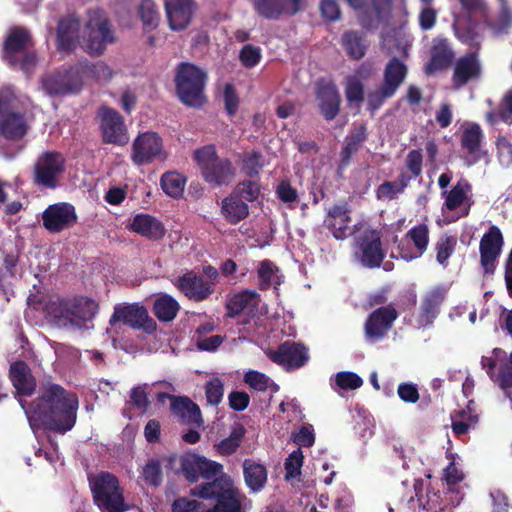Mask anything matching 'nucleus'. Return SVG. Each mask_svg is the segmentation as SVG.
<instances>
[{"label": "nucleus", "mask_w": 512, "mask_h": 512, "mask_svg": "<svg viewBox=\"0 0 512 512\" xmlns=\"http://www.w3.org/2000/svg\"><path fill=\"white\" fill-rule=\"evenodd\" d=\"M471 193V185L465 179H460L456 185L448 192L444 191V206L448 210H454L468 203Z\"/></svg>", "instance_id": "a18cd8bd"}, {"label": "nucleus", "mask_w": 512, "mask_h": 512, "mask_svg": "<svg viewBox=\"0 0 512 512\" xmlns=\"http://www.w3.org/2000/svg\"><path fill=\"white\" fill-rule=\"evenodd\" d=\"M259 303V295L256 291L246 290L234 295L227 304V309L231 315L241 312H252Z\"/></svg>", "instance_id": "c03bdc74"}, {"label": "nucleus", "mask_w": 512, "mask_h": 512, "mask_svg": "<svg viewBox=\"0 0 512 512\" xmlns=\"http://www.w3.org/2000/svg\"><path fill=\"white\" fill-rule=\"evenodd\" d=\"M138 13L145 27L153 29L158 25L159 14L153 0H142Z\"/></svg>", "instance_id": "5fc2aeb1"}, {"label": "nucleus", "mask_w": 512, "mask_h": 512, "mask_svg": "<svg viewBox=\"0 0 512 512\" xmlns=\"http://www.w3.org/2000/svg\"><path fill=\"white\" fill-rule=\"evenodd\" d=\"M397 318L395 309L391 306L381 307L374 311L366 321L365 335L369 341H377L390 329Z\"/></svg>", "instance_id": "5701e85b"}, {"label": "nucleus", "mask_w": 512, "mask_h": 512, "mask_svg": "<svg viewBox=\"0 0 512 512\" xmlns=\"http://www.w3.org/2000/svg\"><path fill=\"white\" fill-rule=\"evenodd\" d=\"M168 154L163 146L161 137L155 132L139 134L132 143L131 159L134 164L141 166L154 161L163 162Z\"/></svg>", "instance_id": "ddd939ff"}, {"label": "nucleus", "mask_w": 512, "mask_h": 512, "mask_svg": "<svg viewBox=\"0 0 512 512\" xmlns=\"http://www.w3.org/2000/svg\"><path fill=\"white\" fill-rule=\"evenodd\" d=\"M181 470L185 475L186 479L194 482L199 479L200 476L210 480L220 478L223 473V466L217 462L208 460L205 457L197 454L188 453L181 457Z\"/></svg>", "instance_id": "2eb2a0df"}, {"label": "nucleus", "mask_w": 512, "mask_h": 512, "mask_svg": "<svg viewBox=\"0 0 512 512\" xmlns=\"http://www.w3.org/2000/svg\"><path fill=\"white\" fill-rule=\"evenodd\" d=\"M407 74V67L397 58H392L385 67L384 81L386 95H394L403 83Z\"/></svg>", "instance_id": "f704fd0d"}, {"label": "nucleus", "mask_w": 512, "mask_h": 512, "mask_svg": "<svg viewBox=\"0 0 512 512\" xmlns=\"http://www.w3.org/2000/svg\"><path fill=\"white\" fill-rule=\"evenodd\" d=\"M232 192L244 202H252L258 198L260 194V186L254 180H245L237 184Z\"/></svg>", "instance_id": "4d7b16f0"}, {"label": "nucleus", "mask_w": 512, "mask_h": 512, "mask_svg": "<svg viewBox=\"0 0 512 512\" xmlns=\"http://www.w3.org/2000/svg\"><path fill=\"white\" fill-rule=\"evenodd\" d=\"M83 88L78 65L63 71L47 73L40 79V89L48 96H67L79 93Z\"/></svg>", "instance_id": "9d476101"}, {"label": "nucleus", "mask_w": 512, "mask_h": 512, "mask_svg": "<svg viewBox=\"0 0 512 512\" xmlns=\"http://www.w3.org/2000/svg\"><path fill=\"white\" fill-rule=\"evenodd\" d=\"M97 303L89 298L70 299V328H81L87 321H90L97 313Z\"/></svg>", "instance_id": "c756f323"}, {"label": "nucleus", "mask_w": 512, "mask_h": 512, "mask_svg": "<svg viewBox=\"0 0 512 512\" xmlns=\"http://www.w3.org/2000/svg\"><path fill=\"white\" fill-rule=\"evenodd\" d=\"M366 127L363 124L355 126L353 131L347 137L346 146L344 148L345 153H352L357 147L363 143L366 139Z\"/></svg>", "instance_id": "69168bd1"}, {"label": "nucleus", "mask_w": 512, "mask_h": 512, "mask_svg": "<svg viewBox=\"0 0 512 512\" xmlns=\"http://www.w3.org/2000/svg\"><path fill=\"white\" fill-rule=\"evenodd\" d=\"M243 380L246 385L259 392L270 391L275 393L279 390V386L270 377L256 370L247 371Z\"/></svg>", "instance_id": "09e8293b"}, {"label": "nucleus", "mask_w": 512, "mask_h": 512, "mask_svg": "<svg viewBox=\"0 0 512 512\" xmlns=\"http://www.w3.org/2000/svg\"><path fill=\"white\" fill-rule=\"evenodd\" d=\"M221 214L231 224H237L249 214L248 205L233 192L222 200Z\"/></svg>", "instance_id": "c9c22d12"}, {"label": "nucleus", "mask_w": 512, "mask_h": 512, "mask_svg": "<svg viewBox=\"0 0 512 512\" xmlns=\"http://www.w3.org/2000/svg\"><path fill=\"white\" fill-rule=\"evenodd\" d=\"M46 317L58 327L70 328V299H53L45 307Z\"/></svg>", "instance_id": "e433bc0d"}, {"label": "nucleus", "mask_w": 512, "mask_h": 512, "mask_svg": "<svg viewBox=\"0 0 512 512\" xmlns=\"http://www.w3.org/2000/svg\"><path fill=\"white\" fill-rule=\"evenodd\" d=\"M77 65L80 77L83 79V86L91 80L108 82L114 76V71L104 62H97L95 64L79 62Z\"/></svg>", "instance_id": "ea45409f"}, {"label": "nucleus", "mask_w": 512, "mask_h": 512, "mask_svg": "<svg viewBox=\"0 0 512 512\" xmlns=\"http://www.w3.org/2000/svg\"><path fill=\"white\" fill-rule=\"evenodd\" d=\"M244 479L247 487L254 493L261 491L267 482V470L264 465L246 459L243 463Z\"/></svg>", "instance_id": "4c0bfd02"}, {"label": "nucleus", "mask_w": 512, "mask_h": 512, "mask_svg": "<svg viewBox=\"0 0 512 512\" xmlns=\"http://www.w3.org/2000/svg\"><path fill=\"white\" fill-rule=\"evenodd\" d=\"M191 495L203 499H215L216 505L206 512H245L248 504L247 497L235 486L229 475L197 486L191 490ZM173 512H203L201 502L193 499L180 498L172 505Z\"/></svg>", "instance_id": "f03ea898"}, {"label": "nucleus", "mask_w": 512, "mask_h": 512, "mask_svg": "<svg viewBox=\"0 0 512 512\" xmlns=\"http://www.w3.org/2000/svg\"><path fill=\"white\" fill-rule=\"evenodd\" d=\"M411 177L402 173L395 181H387L382 183L376 191L379 200H391L398 194L402 193L408 186Z\"/></svg>", "instance_id": "8fccbe9b"}, {"label": "nucleus", "mask_w": 512, "mask_h": 512, "mask_svg": "<svg viewBox=\"0 0 512 512\" xmlns=\"http://www.w3.org/2000/svg\"><path fill=\"white\" fill-rule=\"evenodd\" d=\"M207 402L211 405H218L223 398V383L218 378H213L205 386Z\"/></svg>", "instance_id": "0e129e2a"}, {"label": "nucleus", "mask_w": 512, "mask_h": 512, "mask_svg": "<svg viewBox=\"0 0 512 512\" xmlns=\"http://www.w3.org/2000/svg\"><path fill=\"white\" fill-rule=\"evenodd\" d=\"M27 124L23 111L0 114V132L10 139H18L25 135Z\"/></svg>", "instance_id": "72a5a7b5"}, {"label": "nucleus", "mask_w": 512, "mask_h": 512, "mask_svg": "<svg viewBox=\"0 0 512 512\" xmlns=\"http://www.w3.org/2000/svg\"><path fill=\"white\" fill-rule=\"evenodd\" d=\"M194 159L204 179L210 184H228L235 176L231 162L226 158H219L213 145L197 149Z\"/></svg>", "instance_id": "423d86ee"}, {"label": "nucleus", "mask_w": 512, "mask_h": 512, "mask_svg": "<svg viewBox=\"0 0 512 512\" xmlns=\"http://www.w3.org/2000/svg\"><path fill=\"white\" fill-rule=\"evenodd\" d=\"M463 9L468 14L456 16L454 20L455 34L459 40L470 46H477L480 43V35L476 31V21L485 18L486 6L483 0H459Z\"/></svg>", "instance_id": "9b49d317"}, {"label": "nucleus", "mask_w": 512, "mask_h": 512, "mask_svg": "<svg viewBox=\"0 0 512 512\" xmlns=\"http://www.w3.org/2000/svg\"><path fill=\"white\" fill-rule=\"evenodd\" d=\"M80 23L75 17H68L59 22L57 31L58 49L69 51L80 43Z\"/></svg>", "instance_id": "7c9ffc66"}, {"label": "nucleus", "mask_w": 512, "mask_h": 512, "mask_svg": "<svg viewBox=\"0 0 512 512\" xmlns=\"http://www.w3.org/2000/svg\"><path fill=\"white\" fill-rule=\"evenodd\" d=\"M186 179L177 172H167L161 177V188L165 194L172 198L183 195Z\"/></svg>", "instance_id": "3c124183"}, {"label": "nucleus", "mask_w": 512, "mask_h": 512, "mask_svg": "<svg viewBox=\"0 0 512 512\" xmlns=\"http://www.w3.org/2000/svg\"><path fill=\"white\" fill-rule=\"evenodd\" d=\"M206 80L205 70L191 63H181L175 75L176 92L180 101L190 107L202 106L206 100Z\"/></svg>", "instance_id": "7ed1b4c3"}, {"label": "nucleus", "mask_w": 512, "mask_h": 512, "mask_svg": "<svg viewBox=\"0 0 512 512\" xmlns=\"http://www.w3.org/2000/svg\"><path fill=\"white\" fill-rule=\"evenodd\" d=\"M351 218L346 204L334 205L328 210L325 224L338 240L347 238L352 233Z\"/></svg>", "instance_id": "cd10ccee"}, {"label": "nucleus", "mask_w": 512, "mask_h": 512, "mask_svg": "<svg viewBox=\"0 0 512 512\" xmlns=\"http://www.w3.org/2000/svg\"><path fill=\"white\" fill-rule=\"evenodd\" d=\"M489 123L495 124L499 120L511 124L512 123V92L506 94L503 99L500 110L497 113L489 112L486 115Z\"/></svg>", "instance_id": "6e6d98bb"}, {"label": "nucleus", "mask_w": 512, "mask_h": 512, "mask_svg": "<svg viewBox=\"0 0 512 512\" xmlns=\"http://www.w3.org/2000/svg\"><path fill=\"white\" fill-rule=\"evenodd\" d=\"M336 384L344 390H354L362 386L363 380L353 372H339L335 375Z\"/></svg>", "instance_id": "e2e57ef3"}, {"label": "nucleus", "mask_w": 512, "mask_h": 512, "mask_svg": "<svg viewBox=\"0 0 512 512\" xmlns=\"http://www.w3.org/2000/svg\"><path fill=\"white\" fill-rule=\"evenodd\" d=\"M429 243V231L426 225L413 227L399 245V257L405 261L419 258L426 251Z\"/></svg>", "instance_id": "6ab92c4d"}, {"label": "nucleus", "mask_w": 512, "mask_h": 512, "mask_svg": "<svg viewBox=\"0 0 512 512\" xmlns=\"http://www.w3.org/2000/svg\"><path fill=\"white\" fill-rule=\"evenodd\" d=\"M10 379L19 397L30 396L35 390V379L24 362H15L11 365Z\"/></svg>", "instance_id": "c85d7f7f"}, {"label": "nucleus", "mask_w": 512, "mask_h": 512, "mask_svg": "<svg viewBox=\"0 0 512 512\" xmlns=\"http://www.w3.org/2000/svg\"><path fill=\"white\" fill-rule=\"evenodd\" d=\"M452 57L453 52L447 40L442 38L435 39L431 49V60L426 66L427 73H433L447 67Z\"/></svg>", "instance_id": "58836bf2"}, {"label": "nucleus", "mask_w": 512, "mask_h": 512, "mask_svg": "<svg viewBox=\"0 0 512 512\" xmlns=\"http://www.w3.org/2000/svg\"><path fill=\"white\" fill-rule=\"evenodd\" d=\"M304 0H254L256 11L268 19L281 15H295L300 11Z\"/></svg>", "instance_id": "bb28decb"}, {"label": "nucleus", "mask_w": 512, "mask_h": 512, "mask_svg": "<svg viewBox=\"0 0 512 512\" xmlns=\"http://www.w3.org/2000/svg\"><path fill=\"white\" fill-rule=\"evenodd\" d=\"M448 465L443 469V480L448 486L449 492H454V486L462 482L465 478V473L462 469L461 458L451 451L446 452Z\"/></svg>", "instance_id": "37998d69"}, {"label": "nucleus", "mask_w": 512, "mask_h": 512, "mask_svg": "<svg viewBox=\"0 0 512 512\" xmlns=\"http://www.w3.org/2000/svg\"><path fill=\"white\" fill-rule=\"evenodd\" d=\"M100 128L106 142L112 144H125L128 141L127 129L121 115L108 107L99 111Z\"/></svg>", "instance_id": "a211bd4d"}, {"label": "nucleus", "mask_w": 512, "mask_h": 512, "mask_svg": "<svg viewBox=\"0 0 512 512\" xmlns=\"http://www.w3.org/2000/svg\"><path fill=\"white\" fill-rule=\"evenodd\" d=\"M127 228L150 240H160L166 233L162 221L147 213L136 214L128 223Z\"/></svg>", "instance_id": "393cba45"}, {"label": "nucleus", "mask_w": 512, "mask_h": 512, "mask_svg": "<svg viewBox=\"0 0 512 512\" xmlns=\"http://www.w3.org/2000/svg\"><path fill=\"white\" fill-rule=\"evenodd\" d=\"M502 245L503 237L500 229L496 226H491L480 242L481 262L485 267L499 256Z\"/></svg>", "instance_id": "2f4dec72"}, {"label": "nucleus", "mask_w": 512, "mask_h": 512, "mask_svg": "<svg viewBox=\"0 0 512 512\" xmlns=\"http://www.w3.org/2000/svg\"><path fill=\"white\" fill-rule=\"evenodd\" d=\"M261 58L260 48L253 45H245L240 52V60L247 68H252L258 64Z\"/></svg>", "instance_id": "338daca9"}, {"label": "nucleus", "mask_w": 512, "mask_h": 512, "mask_svg": "<svg viewBox=\"0 0 512 512\" xmlns=\"http://www.w3.org/2000/svg\"><path fill=\"white\" fill-rule=\"evenodd\" d=\"M164 6L171 30L181 31L188 27L195 10L193 0H165Z\"/></svg>", "instance_id": "aec40b11"}, {"label": "nucleus", "mask_w": 512, "mask_h": 512, "mask_svg": "<svg viewBox=\"0 0 512 512\" xmlns=\"http://www.w3.org/2000/svg\"><path fill=\"white\" fill-rule=\"evenodd\" d=\"M343 45L348 54L354 59L362 58L367 47L363 38L355 32H347L344 34Z\"/></svg>", "instance_id": "864d4df0"}, {"label": "nucleus", "mask_w": 512, "mask_h": 512, "mask_svg": "<svg viewBox=\"0 0 512 512\" xmlns=\"http://www.w3.org/2000/svg\"><path fill=\"white\" fill-rule=\"evenodd\" d=\"M482 138V130L478 124L464 123L462 125L461 149L466 165H474L485 157L486 152L481 146Z\"/></svg>", "instance_id": "f3484780"}, {"label": "nucleus", "mask_w": 512, "mask_h": 512, "mask_svg": "<svg viewBox=\"0 0 512 512\" xmlns=\"http://www.w3.org/2000/svg\"><path fill=\"white\" fill-rule=\"evenodd\" d=\"M258 285L260 289L265 290L273 287L275 290L283 281L278 267L270 260H262L257 267Z\"/></svg>", "instance_id": "a19ab883"}, {"label": "nucleus", "mask_w": 512, "mask_h": 512, "mask_svg": "<svg viewBox=\"0 0 512 512\" xmlns=\"http://www.w3.org/2000/svg\"><path fill=\"white\" fill-rule=\"evenodd\" d=\"M316 98L321 114L326 120L336 117L340 107V95L332 82L320 80L317 82Z\"/></svg>", "instance_id": "a878e982"}, {"label": "nucleus", "mask_w": 512, "mask_h": 512, "mask_svg": "<svg viewBox=\"0 0 512 512\" xmlns=\"http://www.w3.org/2000/svg\"><path fill=\"white\" fill-rule=\"evenodd\" d=\"M369 74L368 70L361 67L355 75L348 76L345 81V95L349 103H361L363 101V85L361 79Z\"/></svg>", "instance_id": "de8ad7c7"}, {"label": "nucleus", "mask_w": 512, "mask_h": 512, "mask_svg": "<svg viewBox=\"0 0 512 512\" xmlns=\"http://www.w3.org/2000/svg\"><path fill=\"white\" fill-rule=\"evenodd\" d=\"M19 403L34 433L40 425L61 433L71 430L75 425L77 396L66 392L59 385L45 387L40 398L32 404L27 405L22 399H19Z\"/></svg>", "instance_id": "f257e3e1"}, {"label": "nucleus", "mask_w": 512, "mask_h": 512, "mask_svg": "<svg viewBox=\"0 0 512 512\" xmlns=\"http://www.w3.org/2000/svg\"><path fill=\"white\" fill-rule=\"evenodd\" d=\"M456 245V239L452 236H442L439 238L436 244V252H437V262L442 265H447V260L451 256L454 251Z\"/></svg>", "instance_id": "13d9d810"}, {"label": "nucleus", "mask_w": 512, "mask_h": 512, "mask_svg": "<svg viewBox=\"0 0 512 512\" xmlns=\"http://www.w3.org/2000/svg\"><path fill=\"white\" fill-rule=\"evenodd\" d=\"M83 47L90 53L102 54L106 46L114 41V33L100 11H93L82 32Z\"/></svg>", "instance_id": "1a4fd4ad"}, {"label": "nucleus", "mask_w": 512, "mask_h": 512, "mask_svg": "<svg viewBox=\"0 0 512 512\" xmlns=\"http://www.w3.org/2000/svg\"><path fill=\"white\" fill-rule=\"evenodd\" d=\"M119 322L148 334L156 330V322L149 316L147 309L138 303L117 304L109 323L115 325Z\"/></svg>", "instance_id": "4468645a"}, {"label": "nucleus", "mask_w": 512, "mask_h": 512, "mask_svg": "<svg viewBox=\"0 0 512 512\" xmlns=\"http://www.w3.org/2000/svg\"><path fill=\"white\" fill-rule=\"evenodd\" d=\"M303 459L304 456L301 449H296L289 454L284 464L286 479L296 478L301 474Z\"/></svg>", "instance_id": "bf43d9fd"}, {"label": "nucleus", "mask_w": 512, "mask_h": 512, "mask_svg": "<svg viewBox=\"0 0 512 512\" xmlns=\"http://www.w3.org/2000/svg\"><path fill=\"white\" fill-rule=\"evenodd\" d=\"M24 111L22 101L12 87L0 89V114Z\"/></svg>", "instance_id": "603ef678"}, {"label": "nucleus", "mask_w": 512, "mask_h": 512, "mask_svg": "<svg viewBox=\"0 0 512 512\" xmlns=\"http://www.w3.org/2000/svg\"><path fill=\"white\" fill-rule=\"evenodd\" d=\"M43 226L52 233L69 229L77 222L75 207L67 202L49 205L42 214Z\"/></svg>", "instance_id": "dca6fc26"}, {"label": "nucleus", "mask_w": 512, "mask_h": 512, "mask_svg": "<svg viewBox=\"0 0 512 512\" xmlns=\"http://www.w3.org/2000/svg\"><path fill=\"white\" fill-rule=\"evenodd\" d=\"M481 76V63L475 52L460 57L455 63L453 73V86L460 88L470 81L479 79Z\"/></svg>", "instance_id": "b1692460"}, {"label": "nucleus", "mask_w": 512, "mask_h": 512, "mask_svg": "<svg viewBox=\"0 0 512 512\" xmlns=\"http://www.w3.org/2000/svg\"><path fill=\"white\" fill-rule=\"evenodd\" d=\"M145 482L151 486H158L162 482L161 465L157 460H150L142 472Z\"/></svg>", "instance_id": "680f3d73"}, {"label": "nucleus", "mask_w": 512, "mask_h": 512, "mask_svg": "<svg viewBox=\"0 0 512 512\" xmlns=\"http://www.w3.org/2000/svg\"><path fill=\"white\" fill-rule=\"evenodd\" d=\"M66 170V159L57 151L42 152L33 165V179L36 185L55 189Z\"/></svg>", "instance_id": "6e6552de"}, {"label": "nucleus", "mask_w": 512, "mask_h": 512, "mask_svg": "<svg viewBox=\"0 0 512 512\" xmlns=\"http://www.w3.org/2000/svg\"><path fill=\"white\" fill-rule=\"evenodd\" d=\"M269 359L285 368H298L307 361V352L300 344L285 342L277 350L266 352Z\"/></svg>", "instance_id": "4be33fe9"}, {"label": "nucleus", "mask_w": 512, "mask_h": 512, "mask_svg": "<svg viewBox=\"0 0 512 512\" xmlns=\"http://www.w3.org/2000/svg\"><path fill=\"white\" fill-rule=\"evenodd\" d=\"M179 309V303L168 294H162L154 301L153 311L160 321H172L177 316Z\"/></svg>", "instance_id": "49530a36"}, {"label": "nucleus", "mask_w": 512, "mask_h": 512, "mask_svg": "<svg viewBox=\"0 0 512 512\" xmlns=\"http://www.w3.org/2000/svg\"><path fill=\"white\" fill-rule=\"evenodd\" d=\"M174 284L187 298L196 302L207 299L213 292V283L193 272L179 277Z\"/></svg>", "instance_id": "412c9836"}, {"label": "nucleus", "mask_w": 512, "mask_h": 512, "mask_svg": "<svg viewBox=\"0 0 512 512\" xmlns=\"http://www.w3.org/2000/svg\"><path fill=\"white\" fill-rule=\"evenodd\" d=\"M243 435L244 431L242 429L232 431L228 438L223 439L217 445L218 452L223 455H230L234 453L239 447Z\"/></svg>", "instance_id": "052dcab7"}, {"label": "nucleus", "mask_w": 512, "mask_h": 512, "mask_svg": "<svg viewBox=\"0 0 512 512\" xmlns=\"http://www.w3.org/2000/svg\"><path fill=\"white\" fill-rule=\"evenodd\" d=\"M31 47L32 40L29 32L21 27L12 28L4 43L3 57L10 65L28 73L36 63Z\"/></svg>", "instance_id": "39448f33"}, {"label": "nucleus", "mask_w": 512, "mask_h": 512, "mask_svg": "<svg viewBox=\"0 0 512 512\" xmlns=\"http://www.w3.org/2000/svg\"><path fill=\"white\" fill-rule=\"evenodd\" d=\"M481 366L491 380L498 383L507 397L512 388V351L510 357L500 348H495L489 355L482 356Z\"/></svg>", "instance_id": "f8f14e48"}, {"label": "nucleus", "mask_w": 512, "mask_h": 512, "mask_svg": "<svg viewBox=\"0 0 512 512\" xmlns=\"http://www.w3.org/2000/svg\"><path fill=\"white\" fill-rule=\"evenodd\" d=\"M89 483L94 502L102 512H124L129 509L124 501L123 490L114 475L100 472L90 476Z\"/></svg>", "instance_id": "20e7f679"}, {"label": "nucleus", "mask_w": 512, "mask_h": 512, "mask_svg": "<svg viewBox=\"0 0 512 512\" xmlns=\"http://www.w3.org/2000/svg\"><path fill=\"white\" fill-rule=\"evenodd\" d=\"M354 245V258L367 268H375L384 258L380 232L367 226L357 229Z\"/></svg>", "instance_id": "0eeeda50"}, {"label": "nucleus", "mask_w": 512, "mask_h": 512, "mask_svg": "<svg viewBox=\"0 0 512 512\" xmlns=\"http://www.w3.org/2000/svg\"><path fill=\"white\" fill-rule=\"evenodd\" d=\"M442 301L443 294L438 290L431 291L425 297L417 320L419 327H426L432 324L438 314L439 306Z\"/></svg>", "instance_id": "79ce46f5"}, {"label": "nucleus", "mask_w": 512, "mask_h": 512, "mask_svg": "<svg viewBox=\"0 0 512 512\" xmlns=\"http://www.w3.org/2000/svg\"><path fill=\"white\" fill-rule=\"evenodd\" d=\"M498 159L503 166L512 164V144L505 138H499L496 142Z\"/></svg>", "instance_id": "774afa93"}, {"label": "nucleus", "mask_w": 512, "mask_h": 512, "mask_svg": "<svg viewBox=\"0 0 512 512\" xmlns=\"http://www.w3.org/2000/svg\"><path fill=\"white\" fill-rule=\"evenodd\" d=\"M171 411L183 423L198 425L201 423L199 407L187 397H171Z\"/></svg>", "instance_id": "473e14b6"}]
</instances>
